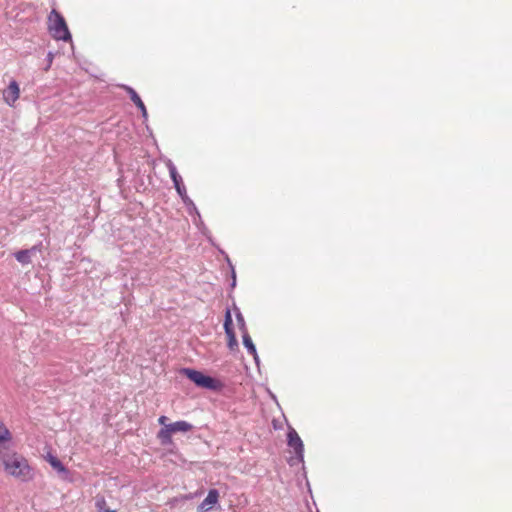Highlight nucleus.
<instances>
[{
    "instance_id": "1",
    "label": "nucleus",
    "mask_w": 512,
    "mask_h": 512,
    "mask_svg": "<svg viewBox=\"0 0 512 512\" xmlns=\"http://www.w3.org/2000/svg\"><path fill=\"white\" fill-rule=\"evenodd\" d=\"M0 462L8 476L22 482H29L34 479V468L22 454L15 451L0 452Z\"/></svg>"
},
{
    "instance_id": "2",
    "label": "nucleus",
    "mask_w": 512,
    "mask_h": 512,
    "mask_svg": "<svg viewBox=\"0 0 512 512\" xmlns=\"http://www.w3.org/2000/svg\"><path fill=\"white\" fill-rule=\"evenodd\" d=\"M49 32L56 40L69 41L71 34L63 16L56 10H52L49 15Z\"/></svg>"
},
{
    "instance_id": "3",
    "label": "nucleus",
    "mask_w": 512,
    "mask_h": 512,
    "mask_svg": "<svg viewBox=\"0 0 512 512\" xmlns=\"http://www.w3.org/2000/svg\"><path fill=\"white\" fill-rule=\"evenodd\" d=\"M182 374L185 375L189 380H191L193 383H195L197 386L210 389V390H217L220 388L221 384L218 380L204 375L202 372L190 369V368H184L182 370Z\"/></svg>"
},
{
    "instance_id": "4",
    "label": "nucleus",
    "mask_w": 512,
    "mask_h": 512,
    "mask_svg": "<svg viewBox=\"0 0 512 512\" xmlns=\"http://www.w3.org/2000/svg\"><path fill=\"white\" fill-rule=\"evenodd\" d=\"M3 101L10 107H14L20 98V87L16 80L12 79L9 85L2 91Z\"/></svg>"
},
{
    "instance_id": "5",
    "label": "nucleus",
    "mask_w": 512,
    "mask_h": 512,
    "mask_svg": "<svg viewBox=\"0 0 512 512\" xmlns=\"http://www.w3.org/2000/svg\"><path fill=\"white\" fill-rule=\"evenodd\" d=\"M225 334L227 336V345L231 351H235L238 348V341L233 330L232 316L229 309L225 313L224 321Z\"/></svg>"
},
{
    "instance_id": "6",
    "label": "nucleus",
    "mask_w": 512,
    "mask_h": 512,
    "mask_svg": "<svg viewBox=\"0 0 512 512\" xmlns=\"http://www.w3.org/2000/svg\"><path fill=\"white\" fill-rule=\"evenodd\" d=\"M288 446L293 449L296 457L302 461L304 453V445L295 429L290 428L287 434Z\"/></svg>"
},
{
    "instance_id": "7",
    "label": "nucleus",
    "mask_w": 512,
    "mask_h": 512,
    "mask_svg": "<svg viewBox=\"0 0 512 512\" xmlns=\"http://www.w3.org/2000/svg\"><path fill=\"white\" fill-rule=\"evenodd\" d=\"M220 498L219 492L216 489H210L206 498L198 506L199 512H208L218 503Z\"/></svg>"
},
{
    "instance_id": "8",
    "label": "nucleus",
    "mask_w": 512,
    "mask_h": 512,
    "mask_svg": "<svg viewBox=\"0 0 512 512\" xmlns=\"http://www.w3.org/2000/svg\"><path fill=\"white\" fill-rule=\"evenodd\" d=\"M12 440V432L9 430L6 424L2 420H0V452H3L2 449L10 445Z\"/></svg>"
},
{
    "instance_id": "9",
    "label": "nucleus",
    "mask_w": 512,
    "mask_h": 512,
    "mask_svg": "<svg viewBox=\"0 0 512 512\" xmlns=\"http://www.w3.org/2000/svg\"><path fill=\"white\" fill-rule=\"evenodd\" d=\"M36 251H39V247L33 246L30 249L17 251L14 256L19 263L27 265L31 263V255Z\"/></svg>"
},
{
    "instance_id": "10",
    "label": "nucleus",
    "mask_w": 512,
    "mask_h": 512,
    "mask_svg": "<svg viewBox=\"0 0 512 512\" xmlns=\"http://www.w3.org/2000/svg\"><path fill=\"white\" fill-rule=\"evenodd\" d=\"M124 89L129 94L131 101L141 110L142 116L146 118L147 109L137 92L129 86H124Z\"/></svg>"
},
{
    "instance_id": "11",
    "label": "nucleus",
    "mask_w": 512,
    "mask_h": 512,
    "mask_svg": "<svg viewBox=\"0 0 512 512\" xmlns=\"http://www.w3.org/2000/svg\"><path fill=\"white\" fill-rule=\"evenodd\" d=\"M168 427L173 434L177 432L186 433L193 429V425L191 423L183 420L168 424Z\"/></svg>"
},
{
    "instance_id": "12",
    "label": "nucleus",
    "mask_w": 512,
    "mask_h": 512,
    "mask_svg": "<svg viewBox=\"0 0 512 512\" xmlns=\"http://www.w3.org/2000/svg\"><path fill=\"white\" fill-rule=\"evenodd\" d=\"M172 431L165 425L162 429L159 430L157 437L163 445H169L172 443Z\"/></svg>"
},
{
    "instance_id": "13",
    "label": "nucleus",
    "mask_w": 512,
    "mask_h": 512,
    "mask_svg": "<svg viewBox=\"0 0 512 512\" xmlns=\"http://www.w3.org/2000/svg\"><path fill=\"white\" fill-rule=\"evenodd\" d=\"M46 461L55 469L57 470L59 473H65L67 472V469L65 468V466L61 463V461L55 457L54 455L52 454H48L46 457H45Z\"/></svg>"
},
{
    "instance_id": "14",
    "label": "nucleus",
    "mask_w": 512,
    "mask_h": 512,
    "mask_svg": "<svg viewBox=\"0 0 512 512\" xmlns=\"http://www.w3.org/2000/svg\"><path fill=\"white\" fill-rule=\"evenodd\" d=\"M243 344L247 348L248 352L256 357L255 345L253 344L252 339L247 332H244L243 334Z\"/></svg>"
},
{
    "instance_id": "15",
    "label": "nucleus",
    "mask_w": 512,
    "mask_h": 512,
    "mask_svg": "<svg viewBox=\"0 0 512 512\" xmlns=\"http://www.w3.org/2000/svg\"><path fill=\"white\" fill-rule=\"evenodd\" d=\"M169 173H170V176L172 178V181H173L175 187L177 185L182 184V178L178 174L177 169H176V167L174 165H170L169 166Z\"/></svg>"
},
{
    "instance_id": "16",
    "label": "nucleus",
    "mask_w": 512,
    "mask_h": 512,
    "mask_svg": "<svg viewBox=\"0 0 512 512\" xmlns=\"http://www.w3.org/2000/svg\"><path fill=\"white\" fill-rule=\"evenodd\" d=\"M96 508L99 512H103L104 510H108L109 508L106 507V501L104 498L98 499L96 501Z\"/></svg>"
},
{
    "instance_id": "17",
    "label": "nucleus",
    "mask_w": 512,
    "mask_h": 512,
    "mask_svg": "<svg viewBox=\"0 0 512 512\" xmlns=\"http://www.w3.org/2000/svg\"><path fill=\"white\" fill-rule=\"evenodd\" d=\"M175 188H176L178 194L184 199V197L186 195V188L183 185V183L180 185H177Z\"/></svg>"
},
{
    "instance_id": "18",
    "label": "nucleus",
    "mask_w": 512,
    "mask_h": 512,
    "mask_svg": "<svg viewBox=\"0 0 512 512\" xmlns=\"http://www.w3.org/2000/svg\"><path fill=\"white\" fill-rule=\"evenodd\" d=\"M167 420H168V418L166 416H160L158 418V423L165 427V425H168Z\"/></svg>"
},
{
    "instance_id": "19",
    "label": "nucleus",
    "mask_w": 512,
    "mask_h": 512,
    "mask_svg": "<svg viewBox=\"0 0 512 512\" xmlns=\"http://www.w3.org/2000/svg\"><path fill=\"white\" fill-rule=\"evenodd\" d=\"M238 320L242 322V326L244 327V321L241 315H238Z\"/></svg>"
},
{
    "instance_id": "20",
    "label": "nucleus",
    "mask_w": 512,
    "mask_h": 512,
    "mask_svg": "<svg viewBox=\"0 0 512 512\" xmlns=\"http://www.w3.org/2000/svg\"><path fill=\"white\" fill-rule=\"evenodd\" d=\"M103 512H116V511H115V510L108 509V510H104Z\"/></svg>"
}]
</instances>
